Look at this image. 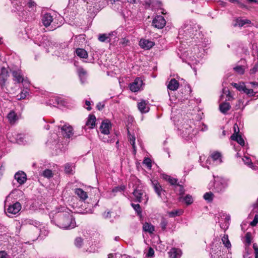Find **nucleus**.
<instances>
[{
  "mask_svg": "<svg viewBox=\"0 0 258 258\" xmlns=\"http://www.w3.org/2000/svg\"><path fill=\"white\" fill-rule=\"evenodd\" d=\"M56 218V225L60 228L68 230L76 226L75 218L69 212H58Z\"/></svg>",
  "mask_w": 258,
  "mask_h": 258,
  "instance_id": "nucleus-1",
  "label": "nucleus"
},
{
  "mask_svg": "<svg viewBox=\"0 0 258 258\" xmlns=\"http://www.w3.org/2000/svg\"><path fill=\"white\" fill-rule=\"evenodd\" d=\"M58 130H61L62 136L66 138H70L74 134L73 127L67 123H64L63 125L57 126Z\"/></svg>",
  "mask_w": 258,
  "mask_h": 258,
  "instance_id": "nucleus-2",
  "label": "nucleus"
},
{
  "mask_svg": "<svg viewBox=\"0 0 258 258\" xmlns=\"http://www.w3.org/2000/svg\"><path fill=\"white\" fill-rule=\"evenodd\" d=\"M9 77V72L8 70L5 67H3L0 73V86L2 89L6 86V82Z\"/></svg>",
  "mask_w": 258,
  "mask_h": 258,
  "instance_id": "nucleus-3",
  "label": "nucleus"
},
{
  "mask_svg": "<svg viewBox=\"0 0 258 258\" xmlns=\"http://www.w3.org/2000/svg\"><path fill=\"white\" fill-rule=\"evenodd\" d=\"M99 128L102 134L104 135L109 134V131L111 128V123L110 120L108 119L104 120L102 122Z\"/></svg>",
  "mask_w": 258,
  "mask_h": 258,
  "instance_id": "nucleus-4",
  "label": "nucleus"
},
{
  "mask_svg": "<svg viewBox=\"0 0 258 258\" xmlns=\"http://www.w3.org/2000/svg\"><path fill=\"white\" fill-rule=\"evenodd\" d=\"M14 80L18 83H22L24 81V77L22 71L19 69H13L11 70Z\"/></svg>",
  "mask_w": 258,
  "mask_h": 258,
  "instance_id": "nucleus-5",
  "label": "nucleus"
},
{
  "mask_svg": "<svg viewBox=\"0 0 258 258\" xmlns=\"http://www.w3.org/2000/svg\"><path fill=\"white\" fill-rule=\"evenodd\" d=\"M153 25L158 29L163 28L166 24V21L162 16H158L153 20Z\"/></svg>",
  "mask_w": 258,
  "mask_h": 258,
  "instance_id": "nucleus-6",
  "label": "nucleus"
},
{
  "mask_svg": "<svg viewBox=\"0 0 258 258\" xmlns=\"http://www.w3.org/2000/svg\"><path fill=\"white\" fill-rule=\"evenodd\" d=\"M14 177L20 185L23 184L27 180V176L26 173L21 171L17 172L15 174Z\"/></svg>",
  "mask_w": 258,
  "mask_h": 258,
  "instance_id": "nucleus-7",
  "label": "nucleus"
},
{
  "mask_svg": "<svg viewBox=\"0 0 258 258\" xmlns=\"http://www.w3.org/2000/svg\"><path fill=\"white\" fill-rule=\"evenodd\" d=\"M21 209V205L19 202H16L10 205L8 208V212L12 214H17Z\"/></svg>",
  "mask_w": 258,
  "mask_h": 258,
  "instance_id": "nucleus-8",
  "label": "nucleus"
},
{
  "mask_svg": "<svg viewBox=\"0 0 258 258\" xmlns=\"http://www.w3.org/2000/svg\"><path fill=\"white\" fill-rule=\"evenodd\" d=\"M53 17L49 13L45 14L42 18V23L46 27L49 26L53 22Z\"/></svg>",
  "mask_w": 258,
  "mask_h": 258,
  "instance_id": "nucleus-9",
  "label": "nucleus"
},
{
  "mask_svg": "<svg viewBox=\"0 0 258 258\" xmlns=\"http://www.w3.org/2000/svg\"><path fill=\"white\" fill-rule=\"evenodd\" d=\"M142 84V81L140 80L139 78H137L135 79L133 84L130 85V90L133 92H137L139 91L141 86Z\"/></svg>",
  "mask_w": 258,
  "mask_h": 258,
  "instance_id": "nucleus-10",
  "label": "nucleus"
},
{
  "mask_svg": "<svg viewBox=\"0 0 258 258\" xmlns=\"http://www.w3.org/2000/svg\"><path fill=\"white\" fill-rule=\"evenodd\" d=\"M96 117L94 115L90 114L86 122V126L89 128H93L95 125Z\"/></svg>",
  "mask_w": 258,
  "mask_h": 258,
  "instance_id": "nucleus-11",
  "label": "nucleus"
},
{
  "mask_svg": "<svg viewBox=\"0 0 258 258\" xmlns=\"http://www.w3.org/2000/svg\"><path fill=\"white\" fill-rule=\"evenodd\" d=\"M140 45L143 48L149 49L154 45V43L148 40H141Z\"/></svg>",
  "mask_w": 258,
  "mask_h": 258,
  "instance_id": "nucleus-12",
  "label": "nucleus"
},
{
  "mask_svg": "<svg viewBox=\"0 0 258 258\" xmlns=\"http://www.w3.org/2000/svg\"><path fill=\"white\" fill-rule=\"evenodd\" d=\"M75 193L82 201H85L88 198L87 192L81 188H76L75 189Z\"/></svg>",
  "mask_w": 258,
  "mask_h": 258,
  "instance_id": "nucleus-13",
  "label": "nucleus"
},
{
  "mask_svg": "<svg viewBox=\"0 0 258 258\" xmlns=\"http://www.w3.org/2000/svg\"><path fill=\"white\" fill-rule=\"evenodd\" d=\"M147 103L145 100H142L138 104V109L142 113H146L149 111V107L147 106Z\"/></svg>",
  "mask_w": 258,
  "mask_h": 258,
  "instance_id": "nucleus-14",
  "label": "nucleus"
},
{
  "mask_svg": "<svg viewBox=\"0 0 258 258\" xmlns=\"http://www.w3.org/2000/svg\"><path fill=\"white\" fill-rule=\"evenodd\" d=\"M179 87V83L175 79H172L167 85V88L171 91H175Z\"/></svg>",
  "mask_w": 258,
  "mask_h": 258,
  "instance_id": "nucleus-15",
  "label": "nucleus"
},
{
  "mask_svg": "<svg viewBox=\"0 0 258 258\" xmlns=\"http://www.w3.org/2000/svg\"><path fill=\"white\" fill-rule=\"evenodd\" d=\"M7 118L11 124H14L18 119V116L16 113L13 111H11L9 112L8 114Z\"/></svg>",
  "mask_w": 258,
  "mask_h": 258,
  "instance_id": "nucleus-16",
  "label": "nucleus"
},
{
  "mask_svg": "<svg viewBox=\"0 0 258 258\" xmlns=\"http://www.w3.org/2000/svg\"><path fill=\"white\" fill-rule=\"evenodd\" d=\"M251 24V21L248 19L242 20L241 19L237 18L235 20V23L234 24V26L236 27L238 26L239 27H242L245 24Z\"/></svg>",
  "mask_w": 258,
  "mask_h": 258,
  "instance_id": "nucleus-17",
  "label": "nucleus"
},
{
  "mask_svg": "<svg viewBox=\"0 0 258 258\" xmlns=\"http://www.w3.org/2000/svg\"><path fill=\"white\" fill-rule=\"evenodd\" d=\"M16 142L20 145H24L27 143L26 137L25 135L18 134L16 137Z\"/></svg>",
  "mask_w": 258,
  "mask_h": 258,
  "instance_id": "nucleus-18",
  "label": "nucleus"
},
{
  "mask_svg": "<svg viewBox=\"0 0 258 258\" xmlns=\"http://www.w3.org/2000/svg\"><path fill=\"white\" fill-rule=\"evenodd\" d=\"M230 138L232 140L236 141L241 146H243L244 145V141L243 139L242 138L241 136L239 135L233 134Z\"/></svg>",
  "mask_w": 258,
  "mask_h": 258,
  "instance_id": "nucleus-19",
  "label": "nucleus"
},
{
  "mask_svg": "<svg viewBox=\"0 0 258 258\" xmlns=\"http://www.w3.org/2000/svg\"><path fill=\"white\" fill-rule=\"evenodd\" d=\"M76 53L80 58H86L88 56L87 51L83 48H77L76 50Z\"/></svg>",
  "mask_w": 258,
  "mask_h": 258,
  "instance_id": "nucleus-20",
  "label": "nucleus"
},
{
  "mask_svg": "<svg viewBox=\"0 0 258 258\" xmlns=\"http://www.w3.org/2000/svg\"><path fill=\"white\" fill-rule=\"evenodd\" d=\"M230 105L229 103L223 102L220 104L219 109L221 112L225 113L230 109Z\"/></svg>",
  "mask_w": 258,
  "mask_h": 258,
  "instance_id": "nucleus-21",
  "label": "nucleus"
},
{
  "mask_svg": "<svg viewBox=\"0 0 258 258\" xmlns=\"http://www.w3.org/2000/svg\"><path fill=\"white\" fill-rule=\"evenodd\" d=\"M152 184L156 192L158 194V195L159 197H160L161 192L162 191V188L161 185L159 184V182L156 180L152 181Z\"/></svg>",
  "mask_w": 258,
  "mask_h": 258,
  "instance_id": "nucleus-22",
  "label": "nucleus"
},
{
  "mask_svg": "<svg viewBox=\"0 0 258 258\" xmlns=\"http://www.w3.org/2000/svg\"><path fill=\"white\" fill-rule=\"evenodd\" d=\"M170 258H178L180 255V251L176 248H172L169 252Z\"/></svg>",
  "mask_w": 258,
  "mask_h": 258,
  "instance_id": "nucleus-23",
  "label": "nucleus"
},
{
  "mask_svg": "<svg viewBox=\"0 0 258 258\" xmlns=\"http://www.w3.org/2000/svg\"><path fill=\"white\" fill-rule=\"evenodd\" d=\"M143 229L146 232L152 233L154 231V227L151 223L146 222L143 225Z\"/></svg>",
  "mask_w": 258,
  "mask_h": 258,
  "instance_id": "nucleus-24",
  "label": "nucleus"
},
{
  "mask_svg": "<svg viewBox=\"0 0 258 258\" xmlns=\"http://www.w3.org/2000/svg\"><path fill=\"white\" fill-rule=\"evenodd\" d=\"M143 192L141 190L135 189L133 192V195L136 199V201L139 203L142 202V197Z\"/></svg>",
  "mask_w": 258,
  "mask_h": 258,
  "instance_id": "nucleus-25",
  "label": "nucleus"
},
{
  "mask_svg": "<svg viewBox=\"0 0 258 258\" xmlns=\"http://www.w3.org/2000/svg\"><path fill=\"white\" fill-rule=\"evenodd\" d=\"M110 34H100L99 35L98 39L99 41L101 42H110Z\"/></svg>",
  "mask_w": 258,
  "mask_h": 258,
  "instance_id": "nucleus-26",
  "label": "nucleus"
},
{
  "mask_svg": "<svg viewBox=\"0 0 258 258\" xmlns=\"http://www.w3.org/2000/svg\"><path fill=\"white\" fill-rule=\"evenodd\" d=\"M222 241L223 244L226 247L229 248L231 247V245L230 241L229 240L228 235H224L222 238Z\"/></svg>",
  "mask_w": 258,
  "mask_h": 258,
  "instance_id": "nucleus-27",
  "label": "nucleus"
},
{
  "mask_svg": "<svg viewBox=\"0 0 258 258\" xmlns=\"http://www.w3.org/2000/svg\"><path fill=\"white\" fill-rule=\"evenodd\" d=\"M50 43V42L46 37H43L42 38V41L40 42V43L39 44V45L45 48L48 46H49Z\"/></svg>",
  "mask_w": 258,
  "mask_h": 258,
  "instance_id": "nucleus-28",
  "label": "nucleus"
},
{
  "mask_svg": "<svg viewBox=\"0 0 258 258\" xmlns=\"http://www.w3.org/2000/svg\"><path fill=\"white\" fill-rule=\"evenodd\" d=\"M165 180H167L171 185H176L177 179L172 178V177L166 175L164 176Z\"/></svg>",
  "mask_w": 258,
  "mask_h": 258,
  "instance_id": "nucleus-29",
  "label": "nucleus"
},
{
  "mask_svg": "<svg viewBox=\"0 0 258 258\" xmlns=\"http://www.w3.org/2000/svg\"><path fill=\"white\" fill-rule=\"evenodd\" d=\"M231 85L234 88H236L239 91H243L244 90V88L245 86L243 83H240L239 84L232 83H231Z\"/></svg>",
  "mask_w": 258,
  "mask_h": 258,
  "instance_id": "nucleus-30",
  "label": "nucleus"
},
{
  "mask_svg": "<svg viewBox=\"0 0 258 258\" xmlns=\"http://www.w3.org/2000/svg\"><path fill=\"white\" fill-rule=\"evenodd\" d=\"M73 165L70 163H67L64 165V171L67 174H72L73 173Z\"/></svg>",
  "mask_w": 258,
  "mask_h": 258,
  "instance_id": "nucleus-31",
  "label": "nucleus"
},
{
  "mask_svg": "<svg viewBox=\"0 0 258 258\" xmlns=\"http://www.w3.org/2000/svg\"><path fill=\"white\" fill-rule=\"evenodd\" d=\"M214 195L212 192H208L205 194L204 198L206 201L211 202L213 201Z\"/></svg>",
  "mask_w": 258,
  "mask_h": 258,
  "instance_id": "nucleus-32",
  "label": "nucleus"
},
{
  "mask_svg": "<svg viewBox=\"0 0 258 258\" xmlns=\"http://www.w3.org/2000/svg\"><path fill=\"white\" fill-rule=\"evenodd\" d=\"M24 1L28 7L30 9H31V10H33L36 6V4L32 0H24Z\"/></svg>",
  "mask_w": 258,
  "mask_h": 258,
  "instance_id": "nucleus-33",
  "label": "nucleus"
},
{
  "mask_svg": "<svg viewBox=\"0 0 258 258\" xmlns=\"http://www.w3.org/2000/svg\"><path fill=\"white\" fill-rule=\"evenodd\" d=\"M78 74L82 83H84L83 78H85V76H86L87 73L86 71L82 68L79 69L78 70Z\"/></svg>",
  "mask_w": 258,
  "mask_h": 258,
  "instance_id": "nucleus-34",
  "label": "nucleus"
},
{
  "mask_svg": "<svg viewBox=\"0 0 258 258\" xmlns=\"http://www.w3.org/2000/svg\"><path fill=\"white\" fill-rule=\"evenodd\" d=\"M132 206L134 209V210L137 212L139 215L141 214L142 209L139 204H132Z\"/></svg>",
  "mask_w": 258,
  "mask_h": 258,
  "instance_id": "nucleus-35",
  "label": "nucleus"
},
{
  "mask_svg": "<svg viewBox=\"0 0 258 258\" xmlns=\"http://www.w3.org/2000/svg\"><path fill=\"white\" fill-rule=\"evenodd\" d=\"M42 175L45 177L50 178L52 176L53 174L52 171L51 170L46 169L44 171H43Z\"/></svg>",
  "mask_w": 258,
  "mask_h": 258,
  "instance_id": "nucleus-36",
  "label": "nucleus"
},
{
  "mask_svg": "<svg viewBox=\"0 0 258 258\" xmlns=\"http://www.w3.org/2000/svg\"><path fill=\"white\" fill-rule=\"evenodd\" d=\"M29 94V92L26 90H23L20 95H17V97H19L20 96V98H19V99H25L27 96Z\"/></svg>",
  "mask_w": 258,
  "mask_h": 258,
  "instance_id": "nucleus-37",
  "label": "nucleus"
},
{
  "mask_svg": "<svg viewBox=\"0 0 258 258\" xmlns=\"http://www.w3.org/2000/svg\"><path fill=\"white\" fill-rule=\"evenodd\" d=\"M129 139L131 144L132 145L133 148L134 149V152H136V147H135V137L133 136H132L128 133Z\"/></svg>",
  "mask_w": 258,
  "mask_h": 258,
  "instance_id": "nucleus-38",
  "label": "nucleus"
},
{
  "mask_svg": "<svg viewBox=\"0 0 258 258\" xmlns=\"http://www.w3.org/2000/svg\"><path fill=\"white\" fill-rule=\"evenodd\" d=\"M211 157L213 160L215 161L218 159H221V154L218 152H215L211 155ZM221 161V159H220Z\"/></svg>",
  "mask_w": 258,
  "mask_h": 258,
  "instance_id": "nucleus-39",
  "label": "nucleus"
},
{
  "mask_svg": "<svg viewBox=\"0 0 258 258\" xmlns=\"http://www.w3.org/2000/svg\"><path fill=\"white\" fill-rule=\"evenodd\" d=\"M183 213L182 211H177L175 210L174 211H172L169 213V215L171 217H174L176 216H179L181 215Z\"/></svg>",
  "mask_w": 258,
  "mask_h": 258,
  "instance_id": "nucleus-40",
  "label": "nucleus"
},
{
  "mask_svg": "<svg viewBox=\"0 0 258 258\" xmlns=\"http://www.w3.org/2000/svg\"><path fill=\"white\" fill-rule=\"evenodd\" d=\"M83 243V239L81 237H77L75 241V244L78 247H80Z\"/></svg>",
  "mask_w": 258,
  "mask_h": 258,
  "instance_id": "nucleus-41",
  "label": "nucleus"
},
{
  "mask_svg": "<svg viewBox=\"0 0 258 258\" xmlns=\"http://www.w3.org/2000/svg\"><path fill=\"white\" fill-rule=\"evenodd\" d=\"M143 164L149 168L152 167L151 160L149 158H145L143 161Z\"/></svg>",
  "mask_w": 258,
  "mask_h": 258,
  "instance_id": "nucleus-42",
  "label": "nucleus"
},
{
  "mask_svg": "<svg viewBox=\"0 0 258 258\" xmlns=\"http://www.w3.org/2000/svg\"><path fill=\"white\" fill-rule=\"evenodd\" d=\"M234 70L240 75L243 74L244 73V70L242 66H237L234 68Z\"/></svg>",
  "mask_w": 258,
  "mask_h": 258,
  "instance_id": "nucleus-43",
  "label": "nucleus"
},
{
  "mask_svg": "<svg viewBox=\"0 0 258 258\" xmlns=\"http://www.w3.org/2000/svg\"><path fill=\"white\" fill-rule=\"evenodd\" d=\"M184 200L187 205H190L192 203L191 196L188 195H186V196L184 198Z\"/></svg>",
  "mask_w": 258,
  "mask_h": 258,
  "instance_id": "nucleus-44",
  "label": "nucleus"
},
{
  "mask_svg": "<svg viewBox=\"0 0 258 258\" xmlns=\"http://www.w3.org/2000/svg\"><path fill=\"white\" fill-rule=\"evenodd\" d=\"M258 223V215L256 214L254 216V219L250 223L251 226H255Z\"/></svg>",
  "mask_w": 258,
  "mask_h": 258,
  "instance_id": "nucleus-45",
  "label": "nucleus"
},
{
  "mask_svg": "<svg viewBox=\"0 0 258 258\" xmlns=\"http://www.w3.org/2000/svg\"><path fill=\"white\" fill-rule=\"evenodd\" d=\"M167 225V222L165 220L163 219L160 223L161 227L163 230H165Z\"/></svg>",
  "mask_w": 258,
  "mask_h": 258,
  "instance_id": "nucleus-46",
  "label": "nucleus"
},
{
  "mask_svg": "<svg viewBox=\"0 0 258 258\" xmlns=\"http://www.w3.org/2000/svg\"><path fill=\"white\" fill-rule=\"evenodd\" d=\"M245 238L246 242L249 244L251 243V235L249 232L246 233L245 235Z\"/></svg>",
  "mask_w": 258,
  "mask_h": 258,
  "instance_id": "nucleus-47",
  "label": "nucleus"
},
{
  "mask_svg": "<svg viewBox=\"0 0 258 258\" xmlns=\"http://www.w3.org/2000/svg\"><path fill=\"white\" fill-rule=\"evenodd\" d=\"M243 91L247 95H251L253 93V90L252 89H247L246 86L244 88Z\"/></svg>",
  "mask_w": 258,
  "mask_h": 258,
  "instance_id": "nucleus-48",
  "label": "nucleus"
},
{
  "mask_svg": "<svg viewBox=\"0 0 258 258\" xmlns=\"http://www.w3.org/2000/svg\"><path fill=\"white\" fill-rule=\"evenodd\" d=\"M8 255L5 251H0V258H8Z\"/></svg>",
  "mask_w": 258,
  "mask_h": 258,
  "instance_id": "nucleus-49",
  "label": "nucleus"
},
{
  "mask_svg": "<svg viewBox=\"0 0 258 258\" xmlns=\"http://www.w3.org/2000/svg\"><path fill=\"white\" fill-rule=\"evenodd\" d=\"M154 254V251L153 249L150 247L149 249L148 252L147 253V256L149 257L152 256Z\"/></svg>",
  "mask_w": 258,
  "mask_h": 258,
  "instance_id": "nucleus-50",
  "label": "nucleus"
},
{
  "mask_svg": "<svg viewBox=\"0 0 258 258\" xmlns=\"http://www.w3.org/2000/svg\"><path fill=\"white\" fill-rule=\"evenodd\" d=\"M233 130H234L233 134H236L238 135L239 130L238 126L236 123L234 124V126H233Z\"/></svg>",
  "mask_w": 258,
  "mask_h": 258,
  "instance_id": "nucleus-51",
  "label": "nucleus"
},
{
  "mask_svg": "<svg viewBox=\"0 0 258 258\" xmlns=\"http://www.w3.org/2000/svg\"><path fill=\"white\" fill-rule=\"evenodd\" d=\"M176 185H178L180 187L179 188V194L180 195H183L184 194V189L183 188V186L181 185H179L178 184H177Z\"/></svg>",
  "mask_w": 258,
  "mask_h": 258,
  "instance_id": "nucleus-52",
  "label": "nucleus"
},
{
  "mask_svg": "<svg viewBox=\"0 0 258 258\" xmlns=\"http://www.w3.org/2000/svg\"><path fill=\"white\" fill-rule=\"evenodd\" d=\"M85 104H86V105L87 106V107H86V109L88 110H90L91 109V107L90 106V105H91L90 101H89L88 100H86L85 101Z\"/></svg>",
  "mask_w": 258,
  "mask_h": 258,
  "instance_id": "nucleus-53",
  "label": "nucleus"
},
{
  "mask_svg": "<svg viewBox=\"0 0 258 258\" xmlns=\"http://www.w3.org/2000/svg\"><path fill=\"white\" fill-rule=\"evenodd\" d=\"M125 188V187L124 186H120V187H116L115 189H114L113 190V191H118V190H119V191H123Z\"/></svg>",
  "mask_w": 258,
  "mask_h": 258,
  "instance_id": "nucleus-54",
  "label": "nucleus"
},
{
  "mask_svg": "<svg viewBox=\"0 0 258 258\" xmlns=\"http://www.w3.org/2000/svg\"><path fill=\"white\" fill-rule=\"evenodd\" d=\"M253 248L254 250V253L258 252V247L256 243L253 244Z\"/></svg>",
  "mask_w": 258,
  "mask_h": 258,
  "instance_id": "nucleus-55",
  "label": "nucleus"
},
{
  "mask_svg": "<svg viewBox=\"0 0 258 258\" xmlns=\"http://www.w3.org/2000/svg\"><path fill=\"white\" fill-rule=\"evenodd\" d=\"M104 106V103H100L99 104H98V109L100 110L102 109Z\"/></svg>",
  "mask_w": 258,
  "mask_h": 258,
  "instance_id": "nucleus-56",
  "label": "nucleus"
},
{
  "mask_svg": "<svg viewBox=\"0 0 258 258\" xmlns=\"http://www.w3.org/2000/svg\"><path fill=\"white\" fill-rule=\"evenodd\" d=\"M28 222H29V223L30 224H33H33H35V226H36V227L37 226V225L39 224L37 222L33 221L31 220H28Z\"/></svg>",
  "mask_w": 258,
  "mask_h": 258,
  "instance_id": "nucleus-57",
  "label": "nucleus"
},
{
  "mask_svg": "<svg viewBox=\"0 0 258 258\" xmlns=\"http://www.w3.org/2000/svg\"><path fill=\"white\" fill-rule=\"evenodd\" d=\"M93 213V210L91 209H89L88 210L86 209L84 213L86 214H91Z\"/></svg>",
  "mask_w": 258,
  "mask_h": 258,
  "instance_id": "nucleus-58",
  "label": "nucleus"
},
{
  "mask_svg": "<svg viewBox=\"0 0 258 258\" xmlns=\"http://www.w3.org/2000/svg\"><path fill=\"white\" fill-rule=\"evenodd\" d=\"M130 3L135 4L136 2V0H127Z\"/></svg>",
  "mask_w": 258,
  "mask_h": 258,
  "instance_id": "nucleus-59",
  "label": "nucleus"
},
{
  "mask_svg": "<svg viewBox=\"0 0 258 258\" xmlns=\"http://www.w3.org/2000/svg\"><path fill=\"white\" fill-rule=\"evenodd\" d=\"M229 1L233 3L237 2L238 4H240L237 0H229Z\"/></svg>",
  "mask_w": 258,
  "mask_h": 258,
  "instance_id": "nucleus-60",
  "label": "nucleus"
},
{
  "mask_svg": "<svg viewBox=\"0 0 258 258\" xmlns=\"http://www.w3.org/2000/svg\"><path fill=\"white\" fill-rule=\"evenodd\" d=\"M245 159H246V160H247V161H248L247 162V164H249V163H250V164H251V163H252L251 162V161H249V159L248 158H247V157H245Z\"/></svg>",
  "mask_w": 258,
  "mask_h": 258,
  "instance_id": "nucleus-61",
  "label": "nucleus"
},
{
  "mask_svg": "<svg viewBox=\"0 0 258 258\" xmlns=\"http://www.w3.org/2000/svg\"><path fill=\"white\" fill-rule=\"evenodd\" d=\"M251 84L252 85H257V86H258V83H256V82H251Z\"/></svg>",
  "mask_w": 258,
  "mask_h": 258,
  "instance_id": "nucleus-62",
  "label": "nucleus"
},
{
  "mask_svg": "<svg viewBox=\"0 0 258 258\" xmlns=\"http://www.w3.org/2000/svg\"><path fill=\"white\" fill-rule=\"evenodd\" d=\"M45 128H46V130H48L50 128V126L49 125L47 124L45 126Z\"/></svg>",
  "mask_w": 258,
  "mask_h": 258,
  "instance_id": "nucleus-63",
  "label": "nucleus"
},
{
  "mask_svg": "<svg viewBox=\"0 0 258 258\" xmlns=\"http://www.w3.org/2000/svg\"><path fill=\"white\" fill-rule=\"evenodd\" d=\"M255 258H258V252L255 253Z\"/></svg>",
  "mask_w": 258,
  "mask_h": 258,
  "instance_id": "nucleus-64",
  "label": "nucleus"
}]
</instances>
